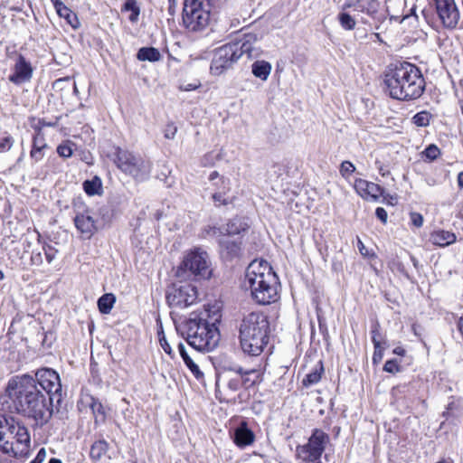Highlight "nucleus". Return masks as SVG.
<instances>
[{
  "label": "nucleus",
  "mask_w": 463,
  "mask_h": 463,
  "mask_svg": "<svg viewBox=\"0 0 463 463\" xmlns=\"http://www.w3.org/2000/svg\"><path fill=\"white\" fill-rule=\"evenodd\" d=\"M5 392L17 413L32 419L38 427L49 422L56 403L36 385L33 375L24 373L9 379Z\"/></svg>",
  "instance_id": "nucleus-1"
},
{
  "label": "nucleus",
  "mask_w": 463,
  "mask_h": 463,
  "mask_svg": "<svg viewBox=\"0 0 463 463\" xmlns=\"http://www.w3.org/2000/svg\"><path fill=\"white\" fill-rule=\"evenodd\" d=\"M384 84L389 95L399 100L419 99L426 85L420 68L407 61L389 67L384 73Z\"/></svg>",
  "instance_id": "nucleus-2"
},
{
  "label": "nucleus",
  "mask_w": 463,
  "mask_h": 463,
  "mask_svg": "<svg viewBox=\"0 0 463 463\" xmlns=\"http://www.w3.org/2000/svg\"><path fill=\"white\" fill-rule=\"evenodd\" d=\"M244 284L248 285L252 298L259 304L269 305L277 301L278 277L267 260H252L245 274Z\"/></svg>",
  "instance_id": "nucleus-3"
},
{
  "label": "nucleus",
  "mask_w": 463,
  "mask_h": 463,
  "mask_svg": "<svg viewBox=\"0 0 463 463\" xmlns=\"http://www.w3.org/2000/svg\"><path fill=\"white\" fill-rule=\"evenodd\" d=\"M240 346L244 354L259 356L269 340V322L261 312L244 315L238 325Z\"/></svg>",
  "instance_id": "nucleus-4"
},
{
  "label": "nucleus",
  "mask_w": 463,
  "mask_h": 463,
  "mask_svg": "<svg viewBox=\"0 0 463 463\" xmlns=\"http://www.w3.org/2000/svg\"><path fill=\"white\" fill-rule=\"evenodd\" d=\"M180 330L189 345L196 351H213L219 343L220 334L215 324L194 313L183 323Z\"/></svg>",
  "instance_id": "nucleus-5"
},
{
  "label": "nucleus",
  "mask_w": 463,
  "mask_h": 463,
  "mask_svg": "<svg viewBox=\"0 0 463 463\" xmlns=\"http://www.w3.org/2000/svg\"><path fill=\"white\" fill-rule=\"evenodd\" d=\"M0 424L6 429V432L0 430L1 449L16 457L27 454L31 443L27 428L19 420L6 415H0Z\"/></svg>",
  "instance_id": "nucleus-6"
},
{
  "label": "nucleus",
  "mask_w": 463,
  "mask_h": 463,
  "mask_svg": "<svg viewBox=\"0 0 463 463\" xmlns=\"http://www.w3.org/2000/svg\"><path fill=\"white\" fill-rule=\"evenodd\" d=\"M114 162L123 173L132 176L137 181L143 182L150 176L151 161L128 150L117 147Z\"/></svg>",
  "instance_id": "nucleus-7"
},
{
  "label": "nucleus",
  "mask_w": 463,
  "mask_h": 463,
  "mask_svg": "<svg viewBox=\"0 0 463 463\" xmlns=\"http://www.w3.org/2000/svg\"><path fill=\"white\" fill-rule=\"evenodd\" d=\"M211 273L208 255L200 249L190 251L177 270L178 276H194L196 279H209Z\"/></svg>",
  "instance_id": "nucleus-8"
},
{
  "label": "nucleus",
  "mask_w": 463,
  "mask_h": 463,
  "mask_svg": "<svg viewBox=\"0 0 463 463\" xmlns=\"http://www.w3.org/2000/svg\"><path fill=\"white\" fill-rule=\"evenodd\" d=\"M208 0H184L183 22L191 31L203 29L209 23L210 12Z\"/></svg>",
  "instance_id": "nucleus-9"
},
{
  "label": "nucleus",
  "mask_w": 463,
  "mask_h": 463,
  "mask_svg": "<svg viewBox=\"0 0 463 463\" xmlns=\"http://www.w3.org/2000/svg\"><path fill=\"white\" fill-rule=\"evenodd\" d=\"M33 380L35 385H38L46 392V396L56 403V410L61 402V383L56 371L52 368H40L34 373Z\"/></svg>",
  "instance_id": "nucleus-10"
},
{
  "label": "nucleus",
  "mask_w": 463,
  "mask_h": 463,
  "mask_svg": "<svg viewBox=\"0 0 463 463\" xmlns=\"http://www.w3.org/2000/svg\"><path fill=\"white\" fill-rule=\"evenodd\" d=\"M328 442L329 436L322 430L315 429L308 439V442L297 447V457L305 462L319 463Z\"/></svg>",
  "instance_id": "nucleus-11"
},
{
  "label": "nucleus",
  "mask_w": 463,
  "mask_h": 463,
  "mask_svg": "<svg viewBox=\"0 0 463 463\" xmlns=\"http://www.w3.org/2000/svg\"><path fill=\"white\" fill-rule=\"evenodd\" d=\"M165 298L170 307L185 308L196 302L197 290L191 284H173L165 294Z\"/></svg>",
  "instance_id": "nucleus-12"
},
{
  "label": "nucleus",
  "mask_w": 463,
  "mask_h": 463,
  "mask_svg": "<svg viewBox=\"0 0 463 463\" xmlns=\"http://www.w3.org/2000/svg\"><path fill=\"white\" fill-rule=\"evenodd\" d=\"M238 50L239 49L235 45H232V43L216 49L210 67L211 73L219 76L232 68L240 59Z\"/></svg>",
  "instance_id": "nucleus-13"
},
{
  "label": "nucleus",
  "mask_w": 463,
  "mask_h": 463,
  "mask_svg": "<svg viewBox=\"0 0 463 463\" xmlns=\"http://www.w3.org/2000/svg\"><path fill=\"white\" fill-rule=\"evenodd\" d=\"M74 224L83 238L90 239L98 230L96 222L90 214V209L82 203H74Z\"/></svg>",
  "instance_id": "nucleus-14"
},
{
  "label": "nucleus",
  "mask_w": 463,
  "mask_h": 463,
  "mask_svg": "<svg viewBox=\"0 0 463 463\" xmlns=\"http://www.w3.org/2000/svg\"><path fill=\"white\" fill-rule=\"evenodd\" d=\"M437 14L445 27L455 28L459 20V11L454 0H433Z\"/></svg>",
  "instance_id": "nucleus-15"
},
{
  "label": "nucleus",
  "mask_w": 463,
  "mask_h": 463,
  "mask_svg": "<svg viewBox=\"0 0 463 463\" xmlns=\"http://www.w3.org/2000/svg\"><path fill=\"white\" fill-rule=\"evenodd\" d=\"M221 258L226 261L240 260L243 256L242 242L240 239L220 238L218 240Z\"/></svg>",
  "instance_id": "nucleus-16"
},
{
  "label": "nucleus",
  "mask_w": 463,
  "mask_h": 463,
  "mask_svg": "<svg viewBox=\"0 0 463 463\" xmlns=\"http://www.w3.org/2000/svg\"><path fill=\"white\" fill-rule=\"evenodd\" d=\"M354 188L362 198L366 200L377 201L380 195H383V187L361 178L354 181Z\"/></svg>",
  "instance_id": "nucleus-17"
},
{
  "label": "nucleus",
  "mask_w": 463,
  "mask_h": 463,
  "mask_svg": "<svg viewBox=\"0 0 463 463\" xmlns=\"http://www.w3.org/2000/svg\"><path fill=\"white\" fill-rule=\"evenodd\" d=\"M33 68L23 55H19L14 64V72L9 76V80L14 84H21L31 80Z\"/></svg>",
  "instance_id": "nucleus-18"
},
{
  "label": "nucleus",
  "mask_w": 463,
  "mask_h": 463,
  "mask_svg": "<svg viewBox=\"0 0 463 463\" xmlns=\"http://www.w3.org/2000/svg\"><path fill=\"white\" fill-rule=\"evenodd\" d=\"M232 438L237 447L243 449L254 442L255 434L249 429L246 421H241L240 425L234 429Z\"/></svg>",
  "instance_id": "nucleus-19"
},
{
  "label": "nucleus",
  "mask_w": 463,
  "mask_h": 463,
  "mask_svg": "<svg viewBox=\"0 0 463 463\" xmlns=\"http://www.w3.org/2000/svg\"><path fill=\"white\" fill-rule=\"evenodd\" d=\"M47 149H49V146L46 143L43 133L39 128L36 130L35 135L33 137V145L30 156L35 162H39L44 157L45 151Z\"/></svg>",
  "instance_id": "nucleus-20"
},
{
  "label": "nucleus",
  "mask_w": 463,
  "mask_h": 463,
  "mask_svg": "<svg viewBox=\"0 0 463 463\" xmlns=\"http://www.w3.org/2000/svg\"><path fill=\"white\" fill-rule=\"evenodd\" d=\"M457 240L455 233L444 231L437 230L430 233V241L439 247H447L454 243Z\"/></svg>",
  "instance_id": "nucleus-21"
},
{
  "label": "nucleus",
  "mask_w": 463,
  "mask_h": 463,
  "mask_svg": "<svg viewBox=\"0 0 463 463\" xmlns=\"http://www.w3.org/2000/svg\"><path fill=\"white\" fill-rule=\"evenodd\" d=\"M250 227L248 219L245 217L236 216L226 223L223 227L224 232L227 235H236L241 232H246Z\"/></svg>",
  "instance_id": "nucleus-22"
},
{
  "label": "nucleus",
  "mask_w": 463,
  "mask_h": 463,
  "mask_svg": "<svg viewBox=\"0 0 463 463\" xmlns=\"http://www.w3.org/2000/svg\"><path fill=\"white\" fill-rule=\"evenodd\" d=\"M261 39L258 33H249L243 35V38L240 42L232 43V45H235L239 50V57L241 58L242 54H245L249 50L252 49L254 45H256Z\"/></svg>",
  "instance_id": "nucleus-23"
},
{
  "label": "nucleus",
  "mask_w": 463,
  "mask_h": 463,
  "mask_svg": "<svg viewBox=\"0 0 463 463\" xmlns=\"http://www.w3.org/2000/svg\"><path fill=\"white\" fill-rule=\"evenodd\" d=\"M53 6L55 7L58 14L61 17H63L67 20V22L73 27L77 28L78 26V19L76 14L69 9L61 0H51Z\"/></svg>",
  "instance_id": "nucleus-24"
},
{
  "label": "nucleus",
  "mask_w": 463,
  "mask_h": 463,
  "mask_svg": "<svg viewBox=\"0 0 463 463\" xmlns=\"http://www.w3.org/2000/svg\"><path fill=\"white\" fill-rule=\"evenodd\" d=\"M230 182L229 180L222 179V188L220 191L213 194L212 198L215 206L219 207L221 205H228L232 203L233 199L225 196L226 194L230 191Z\"/></svg>",
  "instance_id": "nucleus-25"
},
{
  "label": "nucleus",
  "mask_w": 463,
  "mask_h": 463,
  "mask_svg": "<svg viewBox=\"0 0 463 463\" xmlns=\"http://www.w3.org/2000/svg\"><path fill=\"white\" fill-rule=\"evenodd\" d=\"M272 66L264 60L256 61L251 65V72L256 77L265 81L270 75Z\"/></svg>",
  "instance_id": "nucleus-26"
},
{
  "label": "nucleus",
  "mask_w": 463,
  "mask_h": 463,
  "mask_svg": "<svg viewBox=\"0 0 463 463\" xmlns=\"http://www.w3.org/2000/svg\"><path fill=\"white\" fill-rule=\"evenodd\" d=\"M137 58L142 61L155 62L162 59V55L158 49L155 47H142L137 51Z\"/></svg>",
  "instance_id": "nucleus-27"
},
{
  "label": "nucleus",
  "mask_w": 463,
  "mask_h": 463,
  "mask_svg": "<svg viewBox=\"0 0 463 463\" xmlns=\"http://www.w3.org/2000/svg\"><path fill=\"white\" fill-rule=\"evenodd\" d=\"M232 370L236 372L237 375L235 377L229 378L227 380V382H226V386H227V388L230 391H232L233 392L238 391L240 389L241 385V375H243V374H250L251 373H255L256 372V370H254V369L245 371L241 366L234 367Z\"/></svg>",
  "instance_id": "nucleus-28"
},
{
  "label": "nucleus",
  "mask_w": 463,
  "mask_h": 463,
  "mask_svg": "<svg viewBox=\"0 0 463 463\" xmlns=\"http://www.w3.org/2000/svg\"><path fill=\"white\" fill-rule=\"evenodd\" d=\"M324 373V367L321 361L318 362L317 365L308 373L303 379L302 383L305 387H309L317 383L321 380L322 373Z\"/></svg>",
  "instance_id": "nucleus-29"
},
{
  "label": "nucleus",
  "mask_w": 463,
  "mask_h": 463,
  "mask_svg": "<svg viewBox=\"0 0 463 463\" xmlns=\"http://www.w3.org/2000/svg\"><path fill=\"white\" fill-rule=\"evenodd\" d=\"M116 297L112 293H106L98 299V307L101 314H109L114 304Z\"/></svg>",
  "instance_id": "nucleus-30"
},
{
  "label": "nucleus",
  "mask_w": 463,
  "mask_h": 463,
  "mask_svg": "<svg viewBox=\"0 0 463 463\" xmlns=\"http://www.w3.org/2000/svg\"><path fill=\"white\" fill-rule=\"evenodd\" d=\"M380 7V3L378 0H364L360 5L361 13H364L371 16L373 19H378V10Z\"/></svg>",
  "instance_id": "nucleus-31"
},
{
  "label": "nucleus",
  "mask_w": 463,
  "mask_h": 463,
  "mask_svg": "<svg viewBox=\"0 0 463 463\" xmlns=\"http://www.w3.org/2000/svg\"><path fill=\"white\" fill-rule=\"evenodd\" d=\"M109 444L105 440L95 441L90 451V456L93 460H99L108 451Z\"/></svg>",
  "instance_id": "nucleus-32"
},
{
  "label": "nucleus",
  "mask_w": 463,
  "mask_h": 463,
  "mask_svg": "<svg viewBox=\"0 0 463 463\" xmlns=\"http://www.w3.org/2000/svg\"><path fill=\"white\" fill-rule=\"evenodd\" d=\"M83 189L88 195L99 194L102 190V183L99 177L94 176L91 180L83 183Z\"/></svg>",
  "instance_id": "nucleus-33"
},
{
  "label": "nucleus",
  "mask_w": 463,
  "mask_h": 463,
  "mask_svg": "<svg viewBox=\"0 0 463 463\" xmlns=\"http://www.w3.org/2000/svg\"><path fill=\"white\" fill-rule=\"evenodd\" d=\"M122 11L130 12L128 20L131 23H137L140 14V8L136 0H127L122 7Z\"/></svg>",
  "instance_id": "nucleus-34"
},
{
  "label": "nucleus",
  "mask_w": 463,
  "mask_h": 463,
  "mask_svg": "<svg viewBox=\"0 0 463 463\" xmlns=\"http://www.w3.org/2000/svg\"><path fill=\"white\" fill-rule=\"evenodd\" d=\"M371 335L373 347H377L378 345H386V339L380 331V324L378 321L372 325Z\"/></svg>",
  "instance_id": "nucleus-35"
},
{
  "label": "nucleus",
  "mask_w": 463,
  "mask_h": 463,
  "mask_svg": "<svg viewBox=\"0 0 463 463\" xmlns=\"http://www.w3.org/2000/svg\"><path fill=\"white\" fill-rule=\"evenodd\" d=\"M337 18H338V22L343 29L347 30V31H351V30L354 29V27L356 25V22H355L354 18L353 16H351L348 13L341 12L338 14Z\"/></svg>",
  "instance_id": "nucleus-36"
},
{
  "label": "nucleus",
  "mask_w": 463,
  "mask_h": 463,
  "mask_svg": "<svg viewBox=\"0 0 463 463\" xmlns=\"http://www.w3.org/2000/svg\"><path fill=\"white\" fill-rule=\"evenodd\" d=\"M431 118L432 115L429 111L422 110L412 117V123L417 127H427L430 125Z\"/></svg>",
  "instance_id": "nucleus-37"
},
{
  "label": "nucleus",
  "mask_w": 463,
  "mask_h": 463,
  "mask_svg": "<svg viewBox=\"0 0 463 463\" xmlns=\"http://www.w3.org/2000/svg\"><path fill=\"white\" fill-rule=\"evenodd\" d=\"M90 409L93 414L95 415L97 420L99 418H100L101 420H105V409L99 400L91 398Z\"/></svg>",
  "instance_id": "nucleus-38"
},
{
  "label": "nucleus",
  "mask_w": 463,
  "mask_h": 463,
  "mask_svg": "<svg viewBox=\"0 0 463 463\" xmlns=\"http://www.w3.org/2000/svg\"><path fill=\"white\" fill-rule=\"evenodd\" d=\"M225 235L223 227L207 226L203 230V236L206 237H219L223 238Z\"/></svg>",
  "instance_id": "nucleus-39"
},
{
  "label": "nucleus",
  "mask_w": 463,
  "mask_h": 463,
  "mask_svg": "<svg viewBox=\"0 0 463 463\" xmlns=\"http://www.w3.org/2000/svg\"><path fill=\"white\" fill-rule=\"evenodd\" d=\"M199 354L195 355L192 360H189L188 363L185 364L187 368L193 373V375L200 380L203 377V373L200 370L198 364L196 363L198 360Z\"/></svg>",
  "instance_id": "nucleus-40"
},
{
  "label": "nucleus",
  "mask_w": 463,
  "mask_h": 463,
  "mask_svg": "<svg viewBox=\"0 0 463 463\" xmlns=\"http://www.w3.org/2000/svg\"><path fill=\"white\" fill-rule=\"evenodd\" d=\"M403 4H404L403 0H386V12H387L388 15L390 16L391 20H392V19L397 20L401 17L400 15L395 14L393 7H394V5L402 6V5H403Z\"/></svg>",
  "instance_id": "nucleus-41"
},
{
  "label": "nucleus",
  "mask_w": 463,
  "mask_h": 463,
  "mask_svg": "<svg viewBox=\"0 0 463 463\" xmlns=\"http://www.w3.org/2000/svg\"><path fill=\"white\" fill-rule=\"evenodd\" d=\"M422 154L426 158L433 161L439 157L440 150L436 145L430 144L424 149Z\"/></svg>",
  "instance_id": "nucleus-42"
},
{
  "label": "nucleus",
  "mask_w": 463,
  "mask_h": 463,
  "mask_svg": "<svg viewBox=\"0 0 463 463\" xmlns=\"http://www.w3.org/2000/svg\"><path fill=\"white\" fill-rule=\"evenodd\" d=\"M14 138L10 135H4L0 137V153L7 152L14 145Z\"/></svg>",
  "instance_id": "nucleus-43"
},
{
  "label": "nucleus",
  "mask_w": 463,
  "mask_h": 463,
  "mask_svg": "<svg viewBox=\"0 0 463 463\" xmlns=\"http://www.w3.org/2000/svg\"><path fill=\"white\" fill-rule=\"evenodd\" d=\"M178 351L180 353V355H181L184 364L186 363H188L189 360H192V358H194L195 355H198V353L200 352V351H196L194 349V351L191 354H189L186 351L185 346L183 343L178 344Z\"/></svg>",
  "instance_id": "nucleus-44"
},
{
  "label": "nucleus",
  "mask_w": 463,
  "mask_h": 463,
  "mask_svg": "<svg viewBox=\"0 0 463 463\" xmlns=\"http://www.w3.org/2000/svg\"><path fill=\"white\" fill-rule=\"evenodd\" d=\"M178 351L180 353V355H181L184 364L186 363H188L189 360H192V358H194L195 355H198V353L200 352V351H196L194 349V351L191 354H189L186 351L185 346L183 343L178 344Z\"/></svg>",
  "instance_id": "nucleus-45"
},
{
  "label": "nucleus",
  "mask_w": 463,
  "mask_h": 463,
  "mask_svg": "<svg viewBox=\"0 0 463 463\" xmlns=\"http://www.w3.org/2000/svg\"><path fill=\"white\" fill-rule=\"evenodd\" d=\"M178 351L180 353V355H181L184 364L186 363H188L189 360H192V358H194L195 355H198V353L200 352V351H196L194 349V351L191 354H189L186 351L185 346L183 343L178 344Z\"/></svg>",
  "instance_id": "nucleus-46"
},
{
  "label": "nucleus",
  "mask_w": 463,
  "mask_h": 463,
  "mask_svg": "<svg viewBox=\"0 0 463 463\" xmlns=\"http://www.w3.org/2000/svg\"><path fill=\"white\" fill-rule=\"evenodd\" d=\"M178 351L180 353V355H181L184 364L186 363H188L189 360H192V358H194L195 355H198V353L200 352V351H196L194 349V351L191 354H189L186 351L185 346L183 343L178 344Z\"/></svg>",
  "instance_id": "nucleus-47"
},
{
  "label": "nucleus",
  "mask_w": 463,
  "mask_h": 463,
  "mask_svg": "<svg viewBox=\"0 0 463 463\" xmlns=\"http://www.w3.org/2000/svg\"><path fill=\"white\" fill-rule=\"evenodd\" d=\"M355 171V166L350 161H344L340 166L341 175L347 178Z\"/></svg>",
  "instance_id": "nucleus-48"
},
{
  "label": "nucleus",
  "mask_w": 463,
  "mask_h": 463,
  "mask_svg": "<svg viewBox=\"0 0 463 463\" xmlns=\"http://www.w3.org/2000/svg\"><path fill=\"white\" fill-rule=\"evenodd\" d=\"M383 371L390 373H395L401 371V367L395 359H391L385 362Z\"/></svg>",
  "instance_id": "nucleus-49"
},
{
  "label": "nucleus",
  "mask_w": 463,
  "mask_h": 463,
  "mask_svg": "<svg viewBox=\"0 0 463 463\" xmlns=\"http://www.w3.org/2000/svg\"><path fill=\"white\" fill-rule=\"evenodd\" d=\"M158 338H159L160 345L163 348V350L166 354L171 355L172 354V348H171L169 343L167 342L163 330L158 332Z\"/></svg>",
  "instance_id": "nucleus-50"
},
{
  "label": "nucleus",
  "mask_w": 463,
  "mask_h": 463,
  "mask_svg": "<svg viewBox=\"0 0 463 463\" xmlns=\"http://www.w3.org/2000/svg\"><path fill=\"white\" fill-rule=\"evenodd\" d=\"M57 153L60 156L70 157L72 155V148L68 144H61L57 147Z\"/></svg>",
  "instance_id": "nucleus-51"
},
{
  "label": "nucleus",
  "mask_w": 463,
  "mask_h": 463,
  "mask_svg": "<svg viewBox=\"0 0 463 463\" xmlns=\"http://www.w3.org/2000/svg\"><path fill=\"white\" fill-rule=\"evenodd\" d=\"M45 258L49 263H51L56 257L57 250L51 245H45L43 247Z\"/></svg>",
  "instance_id": "nucleus-52"
},
{
  "label": "nucleus",
  "mask_w": 463,
  "mask_h": 463,
  "mask_svg": "<svg viewBox=\"0 0 463 463\" xmlns=\"http://www.w3.org/2000/svg\"><path fill=\"white\" fill-rule=\"evenodd\" d=\"M364 0H345L342 5V10L345 11L349 8H354L355 11H360V5Z\"/></svg>",
  "instance_id": "nucleus-53"
},
{
  "label": "nucleus",
  "mask_w": 463,
  "mask_h": 463,
  "mask_svg": "<svg viewBox=\"0 0 463 463\" xmlns=\"http://www.w3.org/2000/svg\"><path fill=\"white\" fill-rule=\"evenodd\" d=\"M262 49L260 45V42L253 46L252 49L249 50L245 54H247L250 59H257L262 55Z\"/></svg>",
  "instance_id": "nucleus-54"
},
{
  "label": "nucleus",
  "mask_w": 463,
  "mask_h": 463,
  "mask_svg": "<svg viewBox=\"0 0 463 463\" xmlns=\"http://www.w3.org/2000/svg\"><path fill=\"white\" fill-rule=\"evenodd\" d=\"M386 345H378L377 347H374L373 354V363L379 364L383 357V350Z\"/></svg>",
  "instance_id": "nucleus-55"
},
{
  "label": "nucleus",
  "mask_w": 463,
  "mask_h": 463,
  "mask_svg": "<svg viewBox=\"0 0 463 463\" xmlns=\"http://www.w3.org/2000/svg\"><path fill=\"white\" fill-rule=\"evenodd\" d=\"M177 132V128L174 123H169L165 126L164 136L167 139H173Z\"/></svg>",
  "instance_id": "nucleus-56"
},
{
  "label": "nucleus",
  "mask_w": 463,
  "mask_h": 463,
  "mask_svg": "<svg viewBox=\"0 0 463 463\" xmlns=\"http://www.w3.org/2000/svg\"><path fill=\"white\" fill-rule=\"evenodd\" d=\"M410 219L411 223L417 228H420L423 225V216L419 213H411Z\"/></svg>",
  "instance_id": "nucleus-57"
},
{
  "label": "nucleus",
  "mask_w": 463,
  "mask_h": 463,
  "mask_svg": "<svg viewBox=\"0 0 463 463\" xmlns=\"http://www.w3.org/2000/svg\"><path fill=\"white\" fill-rule=\"evenodd\" d=\"M31 261L33 265H41L43 262V259L41 251H33L31 256Z\"/></svg>",
  "instance_id": "nucleus-58"
},
{
  "label": "nucleus",
  "mask_w": 463,
  "mask_h": 463,
  "mask_svg": "<svg viewBox=\"0 0 463 463\" xmlns=\"http://www.w3.org/2000/svg\"><path fill=\"white\" fill-rule=\"evenodd\" d=\"M375 215L383 223H386L388 214L387 212L383 207L376 208Z\"/></svg>",
  "instance_id": "nucleus-59"
},
{
  "label": "nucleus",
  "mask_w": 463,
  "mask_h": 463,
  "mask_svg": "<svg viewBox=\"0 0 463 463\" xmlns=\"http://www.w3.org/2000/svg\"><path fill=\"white\" fill-rule=\"evenodd\" d=\"M45 458H46V451L43 448L38 451L36 457L30 463H43L44 461Z\"/></svg>",
  "instance_id": "nucleus-60"
},
{
  "label": "nucleus",
  "mask_w": 463,
  "mask_h": 463,
  "mask_svg": "<svg viewBox=\"0 0 463 463\" xmlns=\"http://www.w3.org/2000/svg\"><path fill=\"white\" fill-rule=\"evenodd\" d=\"M200 87V83H189L184 86H181L180 89L184 91H191L198 89Z\"/></svg>",
  "instance_id": "nucleus-61"
},
{
  "label": "nucleus",
  "mask_w": 463,
  "mask_h": 463,
  "mask_svg": "<svg viewBox=\"0 0 463 463\" xmlns=\"http://www.w3.org/2000/svg\"><path fill=\"white\" fill-rule=\"evenodd\" d=\"M405 353H406V351L402 346H397L393 349V354L400 355V356L405 355Z\"/></svg>",
  "instance_id": "nucleus-62"
},
{
  "label": "nucleus",
  "mask_w": 463,
  "mask_h": 463,
  "mask_svg": "<svg viewBox=\"0 0 463 463\" xmlns=\"http://www.w3.org/2000/svg\"><path fill=\"white\" fill-rule=\"evenodd\" d=\"M426 183L430 186H434V185H437L439 184V182H437L435 180V178H433V177H427L426 178Z\"/></svg>",
  "instance_id": "nucleus-63"
},
{
  "label": "nucleus",
  "mask_w": 463,
  "mask_h": 463,
  "mask_svg": "<svg viewBox=\"0 0 463 463\" xmlns=\"http://www.w3.org/2000/svg\"><path fill=\"white\" fill-rule=\"evenodd\" d=\"M458 184L459 187L463 188V172L458 175Z\"/></svg>",
  "instance_id": "nucleus-64"
}]
</instances>
